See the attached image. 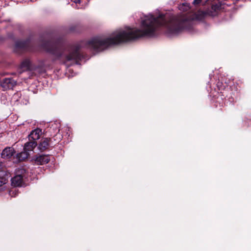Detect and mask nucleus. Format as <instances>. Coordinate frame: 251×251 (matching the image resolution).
Instances as JSON below:
<instances>
[{
  "label": "nucleus",
  "instance_id": "obj_1",
  "mask_svg": "<svg viewBox=\"0 0 251 251\" xmlns=\"http://www.w3.org/2000/svg\"><path fill=\"white\" fill-rule=\"evenodd\" d=\"M169 18L168 15H160L156 18L151 14L145 16L144 19L142 20L141 29L126 27L116 30L109 38H94L88 42V48L96 51H100L111 45L130 41L146 36H152L159 26L167 24L166 20Z\"/></svg>",
  "mask_w": 251,
  "mask_h": 251
},
{
  "label": "nucleus",
  "instance_id": "obj_5",
  "mask_svg": "<svg viewBox=\"0 0 251 251\" xmlns=\"http://www.w3.org/2000/svg\"><path fill=\"white\" fill-rule=\"evenodd\" d=\"M16 84V81L11 78H4L2 82L1 86L5 89H9Z\"/></svg>",
  "mask_w": 251,
  "mask_h": 251
},
{
  "label": "nucleus",
  "instance_id": "obj_7",
  "mask_svg": "<svg viewBox=\"0 0 251 251\" xmlns=\"http://www.w3.org/2000/svg\"><path fill=\"white\" fill-rule=\"evenodd\" d=\"M42 130L38 128H36L30 132L29 135V138L33 140V141H35L40 138Z\"/></svg>",
  "mask_w": 251,
  "mask_h": 251
},
{
  "label": "nucleus",
  "instance_id": "obj_2",
  "mask_svg": "<svg viewBox=\"0 0 251 251\" xmlns=\"http://www.w3.org/2000/svg\"><path fill=\"white\" fill-rule=\"evenodd\" d=\"M25 169H18L16 171L15 176L11 178L12 185L14 187L24 186V177L25 176Z\"/></svg>",
  "mask_w": 251,
  "mask_h": 251
},
{
  "label": "nucleus",
  "instance_id": "obj_11",
  "mask_svg": "<svg viewBox=\"0 0 251 251\" xmlns=\"http://www.w3.org/2000/svg\"><path fill=\"white\" fill-rule=\"evenodd\" d=\"M7 180L3 176H0V187L6 183Z\"/></svg>",
  "mask_w": 251,
  "mask_h": 251
},
{
  "label": "nucleus",
  "instance_id": "obj_6",
  "mask_svg": "<svg viewBox=\"0 0 251 251\" xmlns=\"http://www.w3.org/2000/svg\"><path fill=\"white\" fill-rule=\"evenodd\" d=\"M50 160V157L48 155H42L36 158L35 161L38 165L47 164Z\"/></svg>",
  "mask_w": 251,
  "mask_h": 251
},
{
  "label": "nucleus",
  "instance_id": "obj_4",
  "mask_svg": "<svg viewBox=\"0 0 251 251\" xmlns=\"http://www.w3.org/2000/svg\"><path fill=\"white\" fill-rule=\"evenodd\" d=\"M15 153L14 148L12 147H6L2 151L1 156L2 158L8 159L10 158Z\"/></svg>",
  "mask_w": 251,
  "mask_h": 251
},
{
  "label": "nucleus",
  "instance_id": "obj_14",
  "mask_svg": "<svg viewBox=\"0 0 251 251\" xmlns=\"http://www.w3.org/2000/svg\"><path fill=\"white\" fill-rule=\"evenodd\" d=\"M25 43L18 42L16 43V46L18 48H24L25 47Z\"/></svg>",
  "mask_w": 251,
  "mask_h": 251
},
{
  "label": "nucleus",
  "instance_id": "obj_16",
  "mask_svg": "<svg viewBox=\"0 0 251 251\" xmlns=\"http://www.w3.org/2000/svg\"><path fill=\"white\" fill-rule=\"evenodd\" d=\"M201 1V0H194L193 1V3L194 4H198V3H200Z\"/></svg>",
  "mask_w": 251,
  "mask_h": 251
},
{
  "label": "nucleus",
  "instance_id": "obj_8",
  "mask_svg": "<svg viewBox=\"0 0 251 251\" xmlns=\"http://www.w3.org/2000/svg\"><path fill=\"white\" fill-rule=\"evenodd\" d=\"M50 141V139L49 138L43 139L38 146L40 151H44L47 149L49 146Z\"/></svg>",
  "mask_w": 251,
  "mask_h": 251
},
{
  "label": "nucleus",
  "instance_id": "obj_15",
  "mask_svg": "<svg viewBox=\"0 0 251 251\" xmlns=\"http://www.w3.org/2000/svg\"><path fill=\"white\" fill-rule=\"evenodd\" d=\"M170 31L173 33H177L179 32V30L176 29V28L174 29V28H170Z\"/></svg>",
  "mask_w": 251,
  "mask_h": 251
},
{
  "label": "nucleus",
  "instance_id": "obj_10",
  "mask_svg": "<svg viewBox=\"0 0 251 251\" xmlns=\"http://www.w3.org/2000/svg\"><path fill=\"white\" fill-rule=\"evenodd\" d=\"M77 57V52H75V53H73L67 56V61H70V60H72L73 59H76Z\"/></svg>",
  "mask_w": 251,
  "mask_h": 251
},
{
  "label": "nucleus",
  "instance_id": "obj_17",
  "mask_svg": "<svg viewBox=\"0 0 251 251\" xmlns=\"http://www.w3.org/2000/svg\"><path fill=\"white\" fill-rule=\"evenodd\" d=\"M15 191H16V190H15L14 191V190L10 191V192H9L10 195L11 196H13V194L14 192H15Z\"/></svg>",
  "mask_w": 251,
  "mask_h": 251
},
{
  "label": "nucleus",
  "instance_id": "obj_12",
  "mask_svg": "<svg viewBox=\"0 0 251 251\" xmlns=\"http://www.w3.org/2000/svg\"><path fill=\"white\" fill-rule=\"evenodd\" d=\"M179 9L180 10H187L189 9V6L186 4L182 3L179 5Z\"/></svg>",
  "mask_w": 251,
  "mask_h": 251
},
{
  "label": "nucleus",
  "instance_id": "obj_9",
  "mask_svg": "<svg viewBox=\"0 0 251 251\" xmlns=\"http://www.w3.org/2000/svg\"><path fill=\"white\" fill-rule=\"evenodd\" d=\"M30 64L31 63L29 59H25L22 62L21 67L24 70H28L30 68Z\"/></svg>",
  "mask_w": 251,
  "mask_h": 251
},
{
  "label": "nucleus",
  "instance_id": "obj_3",
  "mask_svg": "<svg viewBox=\"0 0 251 251\" xmlns=\"http://www.w3.org/2000/svg\"><path fill=\"white\" fill-rule=\"evenodd\" d=\"M37 146L35 141L27 142L25 144L24 151L17 154V158L19 160L22 161L27 158L30 154V152L32 151Z\"/></svg>",
  "mask_w": 251,
  "mask_h": 251
},
{
  "label": "nucleus",
  "instance_id": "obj_13",
  "mask_svg": "<svg viewBox=\"0 0 251 251\" xmlns=\"http://www.w3.org/2000/svg\"><path fill=\"white\" fill-rule=\"evenodd\" d=\"M86 0H77L75 2L76 6L77 7V8H82V6L80 5V3L83 2V1L85 2Z\"/></svg>",
  "mask_w": 251,
  "mask_h": 251
}]
</instances>
